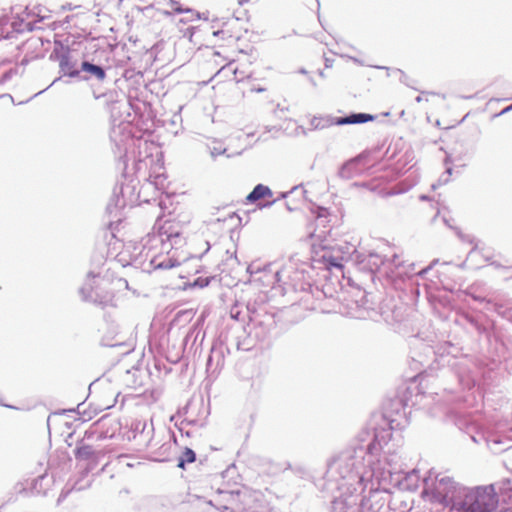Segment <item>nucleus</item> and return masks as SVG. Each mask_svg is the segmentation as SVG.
Listing matches in <instances>:
<instances>
[{
	"label": "nucleus",
	"mask_w": 512,
	"mask_h": 512,
	"mask_svg": "<svg viewBox=\"0 0 512 512\" xmlns=\"http://www.w3.org/2000/svg\"><path fill=\"white\" fill-rule=\"evenodd\" d=\"M496 485L461 488L453 499V512H498Z\"/></svg>",
	"instance_id": "nucleus-1"
},
{
	"label": "nucleus",
	"mask_w": 512,
	"mask_h": 512,
	"mask_svg": "<svg viewBox=\"0 0 512 512\" xmlns=\"http://www.w3.org/2000/svg\"><path fill=\"white\" fill-rule=\"evenodd\" d=\"M424 488L422 495L430 502L440 503L450 506L453 512V499L458 491L463 488L448 475L436 473L430 470L428 475L423 479Z\"/></svg>",
	"instance_id": "nucleus-2"
},
{
	"label": "nucleus",
	"mask_w": 512,
	"mask_h": 512,
	"mask_svg": "<svg viewBox=\"0 0 512 512\" xmlns=\"http://www.w3.org/2000/svg\"><path fill=\"white\" fill-rule=\"evenodd\" d=\"M212 29V35L220 48L229 49L231 54L243 51L240 41L246 30L243 23L238 18L214 21Z\"/></svg>",
	"instance_id": "nucleus-3"
},
{
	"label": "nucleus",
	"mask_w": 512,
	"mask_h": 512,
	"mask_svg": "<svg viewBox=\"0 0 512 512\" xmlns=\"http://www.w3.org/2000/svg\"><path fill=\"white\" fill-rule=\"evenodd\" d=\"M368 426L373 431V433L367 431L366 428L363 429V431L359 434V441H369L367 446L368 454L371 456L378 455L383 446L388 444V442L391 440V430L393 427L391 426V423L383 415L380 414L372 415Z\"/></svg>",
	"instance_id": "nucleus-4"
},
{
	"label": "nucleus",
	"mask_w": 512,
	"mask_h": 512,
	"mask_svg": "<svg viewBox=\"0 0 512 512\" xmlns=\"http://www.w3.org/2000/svg\"><path fill=\"white\" fill-rule=\"evenodd\" d=\"M224 72L232 73L236 82H242L244 80L250 79L254 74L252 63L249 61L239 62L236 65H234V61H229L228 64L223 65L219 69L215 76H219Z\"/></svg>",
	"instance_id": "nucleus-5"
},
{
	"label": "nucleus",
	"mask_w": 512,
	"mask_h": 512,
	"mask_svg": "<svg viewBox=\"0 0 512 512\" xmlns=\"http://www.w3.org/2000/svg\"><path fill=\"white\" fill-rule=\"evenodd\" d=\"M497 487L502 503L501 508L498 507V512H512V480H503Z\"/></svg>",
	"instance_id": "nucleus-6"
},
{
	"label": "nucleus",
	"mask_w": 512,
	"mask_h": 512,
	"mask_svg": "<svg viewBox=\"0 0 512 512\" xmlns=\"http://www.w3.org/2000/svg\"><path fill=\"white\" fill-rule=\"evenodd\" d=\"M501 443L502 442L498 439H491L488 441L489 448L493 453L505 452L503 459L504 464L508 470L512 471V446L501 449L499 447Z\"/></svg>",
	"instance_id": "nucleus-7"
},
{
	"label": "nucleus",
	"mask_w": 512,
	"mask_h": 512,
	"mask_svg": "<svg viewBox=\"0 0 512 512\" xmlns=\"http://www.w3.org/2000/svg\"><path fill=\"white\" fill-rule=\"evenodd\" d=\"M356 260L358 264H363V268H368L371 272L379 269L380 264H382L380 256L374 253H370L367 257H363L362 254H358L356 255Z\"/></svg>",
	"instance_id": "nucleus-8"
},
{
	"label": "nucleus",
	"mask_w": 512,
	"mask_h": 512,
	"mask_svg": "<svg viewBox=\"0 0 512 512\" xmlns=\"http://www.w3.org/2000/svg\"><path fill=\"white\" fill-rule=\"evenodd\" d=\"M272 196L273 193L269 187L262 184H258L257 186H255L253 191L247 195L246 200L250 203H253L261 199L271 198Z\"/></svg>",
	"instance_id": "nucleus-9"
},
{
	"label": "nucleus",
	"mask_w": 512,
	"mask_h": 512,
	"mask_svg": "<svg viewBox=\"0 0 512 512\" xmlns=\"http://www.w3.org/2000/svg\"><path fill=\"white\" fill-rule=\"evenodd\" d=\"M81 68L83 71L93 74L99 80H103L106 76L105 71L100 66L94 65L87 61L82 63Z\"/></svg>",
	"instance_id": "nucleus-10"
},
{
	"label": "nucleus",
	"mask_w": 512,
	"mask_h": 512,
	"mask_svg": "<svg viewBox=\"0 0 512 512\" xmlns=\"http://www.w3.org/2000/svg\"><path fill=\"white\" fill-rule=\"evenodd\" d=\"M195 460H196L195 452L190 448H185L179 458L178 467L184 468L186 463H193V462H195Z\"/></svg>",
	"instance_id": "nucleus-11"
},
{
	"label": "nucleus",
	"mask_w": 512,
	"mask_h": 512,
	"mask_svg": "<svg viewBox=\"0 0 512 512\" xmlns=\"http://www.w3.org/2000/svg\"><path fill=\"white\" fill-rule=\"evenodd\" d=\"M483 258L484 261H489V257L488 256H483L481 254V252L477 249V247H474L468 254V257H467V261L471 262V264L475 267V268H478L480 267V261L478 260V258Z\"/></svg>",
	"instance_id": "nucleus-12"
},
{
	"label": "nucleus",
	"mask_w": 512,
	"mask_h": 512,
	"mask_svg": "<svg viewBox=\"0 0 512 512\" xmlns=\"http://www.w3.org/2000/svg\"><path fill=\"white\" fill-rule=\"evenodd\" d=\"M75 456L77 459L88 460L94 456L92 448L88 445L77 447L75 450Z\"/></svg>",
	"instance_id": "nucleus-13"
},
{
	"label": "nucleus",
	"mask_w": 512,
	"mask_h": 512,
	"mask_svg": "<svg viewBox=\"0 0 512 512\" xmlns=\"http://www.w3.org/2000/svg\"><path fill=\"white\" fill-rule=\"evenodd\" d=\"M355 296H361V299L359 301H357L358 303V306L360 307H364L365 309H369L370 307L368 306V296L369 294L366 293V291L362 290L360 287H355L354 286V297Z\"/></svg>",
	"instance_id": "nucleus-14"
},
{
	"label": "nucleus",
	"mask_w": 512,
	"mask_h": 512,
	"mask_svg": "<svg viewBox=\"0 0 512 512\" xmlns=\"http://www.w3.org/2000/svg\"><path fill=\"white\" fill-rule=\"evenodd\" d=\"M375 119V116L367 113H354V124H362Z\"/></svg>",
	"instance_id": "nucleus-15"
},
{
	"label": "nucleus",
	"mask_w": 512,
	"mask_h": 512,
	"mask_svg": "<svg viewBox=\"0 0 512 512\" xmlns=\"http://www.w3.org/2000/svg\"><path fill=\"white\" fill-rule=\"evenodd\" d=\"M330 125H343V124H352V115H348L345 117H331L329 119Z\"/></svg>",
	"instance_id": "nucleus-16"
},
{
	"label": "nucleus",
	"mask_w": 512,
	"mask_h": 512,
	"mask_svg": "<svg viewBox=\"0 0 512 512\" xmlns=\"http://www.w3.org/2000/svg\"><path fill=\"white\" fill-rule=\"evenodd\" d=\"M329 213L327 209L321 208L317 217V220H321V223L325 226L324 222H326Z\"/></svg>",
	"instance_id": "nucleus-17"
},
{
	"label": "nucleus",
	"mask_w": 512,
	"mask_h": 512,
	"mask_svg": "<svg viewBox=\"0 0 512 512\" xmlns=\"http://www.w3.org/2000/svg\"><path fill=\"white\" fill-rule=\"evenodd\" d=\"M175 266H176V263L173 262L172 260H169L168 263L161 262L156 265L157 268H163V269L173 268Z\"/></svg>",
	"instance_id": "nucleus-18"
},
{
	"label": "nucleus",
	"mask_w": 512,
	"mask_h": 512,
	"mask_svg": "<svg viewBox=\"0 0 512 512\" xmlns=\"http://www.w3.org/2000/svg\"><path fill=\"white\" fill-rule=\"evenodd\" d=\"M457 235L462 241H467L469 243H473V239L469 235H464L460 231H457Z\"/></svg>",
	"instance_id": "nucleus-19"
},
{
	"label": "nucleus",
	"mask_w": 512,
	"mask_h": 512,
	"mask_svg": "<svg viewBox=\"0 0 512 512\" xmlns=\"http://www.w3.org/2000/svg\"><path fill=\"white\" fill-rule=\"evenodd\" d=\"M408 478L410 479H413L415 478L416 481L418 480V471L417 470H413L409 475H408Z\"/></svg>",
	"instance_id": "nucleus-20"
},
{
	"label": "nucleus",
	"mask_w": 512,
	"mask_h": 512,
	"mask_svg": "<svg viewBox=\"0 0 512 512\" xmlns=\"http://www.w3.org/2000/svg\"><path fill=\"white\" fill-rule=\"evenodd\" d=\"M446 176L443 178V182L446 183L448 181L449 176L451 175V168H448L445 172Z\"/></svg>",
	"instance_id": "nucleus-21"
},
{
	"label": "nucleus",
	"mask_w": 512,
	"mask_h": 512,
	"mask_svg": "<svg viewBox=\"0 0 512 512\" xmlns=\"http://www.w3.org/2000/svg\"><path fill=\"white\" fill-rule=\"evenodd\" d=\"M509 111H512V104L510 106H507L505 109H503L500 114H505Z\"/></svg>",
	"instance_id": "nucleus-22"
},
{
	"label": "nucleus",
	"mask_w": 512,
	"mask_h": 512,
	"mask_svg": "<svg viewBox=\"0 0 512 512\" xmlns=\"http://www.w3.org/2000/svg\"><path fill=\"white\" fill-rule=\"evenodd\" d=\"M252 91H256V92H264L266 91V88L265 87H258V88H253Z\"/></svg>",
	"instance_id": "nucleus-23"
},
{
	"label": "nucleus",
	"mask_w": 512,
	"mask_h": 512,
	"mask_svg": "<svg viewBox=\"0 0 512 512\" xmlns=\"http://www.w3.org/2000/svg\"><path fill=\"white\" fill-rule=\"evenodd\" d=\"M423 101V97L421 95L416 97V102L420 103Z\"/></svg>",
	"instance_id": "nucleus-24"
},
{
	"label": "nucleus",
	"mask_w": 512,
	"mask_h": 512,
	"mask_svg": "<svg viewBox=\"0 0 512 512\" xmlns=\"http://www.w3.org/2000/svg\"><path fill=\"white\" fill-rule=\"evenodd\" d=\"M229 58H230V56H229V55H225V56H224V59H225V60H229Z\"/></svg>",
	"instance_id": "nucleus-25"
},
{
	"label": "nucleus",
	"mask_w": 512,
	"mask_h": 512,
	"mask_svg": "<svg viewBox=\"0 0 512 512\" xmlns=\"http://www.w3.org/2000/svg\"><path fill=\"white\" fill-rule=\"evenodd\" d=\"M346 170V167L344 166L342 169V174H344V171Z\"/></svg>",
	"instance_id": "nucleus-26"
},
{
	"label": "nucleus",
	"mask_w": 512,
	"mask_h": 512,
	"mask_svg": "<svg viewBox=\"0 0 512 512\" xmlns=\"http://www.w3.org/2000/svg\"><path fill=\"white\" fill-rule=\"evenodd\" d=\"M510 431L512 432V427L510 428Z\"/></svg>",
	"instance_id": "nucleus-27"
}]
</instances>
